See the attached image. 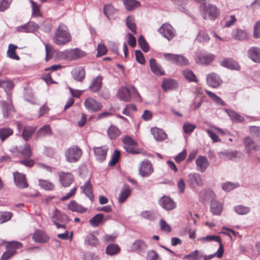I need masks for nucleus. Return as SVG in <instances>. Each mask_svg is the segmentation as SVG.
Here are the masks:
<instances>
[{
    "mask_svg": "<svg viewBox=\"0 0 260 260\" xmlns=\"http://www.w3.org/2000/svg\"><path fill=\"white\" fill-rule=\"evenodd\" d=\"M53 42L58 45H64L72 41V36L67 26L60 23L56 29L54 37Z\"/></svg>",
    "mask_w": 260,
    "mask_h": 260,
    "instance_id": "obj_1",
    "label": "nucleus"
},
{
    "mask_svg": "<svg viewBox=\"0 0 260 260\" xmlns=\"http://www.w3.org/2000/svg\"><path fill=\"white\" fill-rule=\"evenodd\" d=\"M201 14L204 19L215 20L219 15L220 12L217 8L212 5L208 6H203L201 8Z\"/></svg>",
    "mask_w": 260,
    "mask_h": 260,
    "instance_id": "obj_2",
    "label": "nucleus"
},
{
    "mask_svg": "<svg viewBox=\"0 0 260 260\" xmlns=\"http://www.w3.org/2000/svg\"><path fill=\"white\" fill-rule=\"evenodd\" d=\"M165 58L168 61L180 66H186L189 63L188 59L181 54L165 53Z\"/></svg>",
    "mask_w": 260,
    "mask_h": 260,
    "instance_id": "obj_3",
    "label": "nucleus"
},
{
    "mask_svg": "<svg viewBox=\"0 0 260 260\" xmlns=\"http://www.w3.org/2000/svg\"><path fill=\"white\" fill-rule=\"evenodd\" d=\"M86 53L80 49L75 48L74 49L67 50L61 53V57L64 59L72 60L82 57Z\"/></svg>",
    "mask_w": 260,
    "mask_h": 260,
    "instance_id": "obj_4",
    "label": "nucleus"
},
{
    "mask_svg": "<svg viewBox=\"0 0 260 260\" xmlns=\"http://www.w3.org/2000/svg\"><path fill=\"white\" fill-rule=\"evenodd\" d=\"M82 151L79 147H70L65 153L67 160L69 162H75L81 157Z\"/></svg>",
    "mask_w": 260,
    "mask_h": 260,
    "instance_id": "obj_5",
    "label": "nucleus"
},
{
    "mask_svg": "<svg viewBox=\"0 0 260 260\" xmlns=\"http://www.w3.org/2000/svg\"><path fill=\"white\" fill-rule=\"evenodd\" d=\"M0 105L2 109L4 117L6 118L11 117L12 115L15 112L11 97L10 96H8V101H0Z\"/></svg>",
    "mask_w": 260,
    "mask_h": 260,
    "instance_id": "obj_6",
    "label": "nucleus"
},
{
    "mask_svg": "<svg viewBox=\"0 0 260 260\" xmlns=\"http://www.w3.org/2000/svg\"><path fill=\"white\" fill-rule=\"evenodd\" d=\"M158 31L165 38L171 40L175 36V30L168 23H165L158 29Z\"/></svg>",
    "mask_w": 260,
    "mask_h": 260,
    "instance_id": "obj_7",
    "label": "nucleus"
},
{
    "mask_svg": "<svg viewBox=\"0 0 260 260\" xmlns=\"http://www.w3.org/2000/svg\"><path fill=\"white\" fill-rule=\"evenodd\" d=\"M84 105L86 109L89 112H94L100 111L102 108L101 103L96 101L92 98H89L85 100Z\"/></svg>",
    "mask_w": 260,
    "mask_h": 260,
    "instance_id": "obj_8",
    "label": "nucleus"
},
{
    "mask_svg": "<svg viewBox=\"0 0 260 260\" xmlns=\"http://www.w3.org/2000/svg\"><path fill=\"white\" fill-rule=\"evenodd\" d=\"M206 82L208 85L213 88H217L222 83L219 75L213 72L207 75Z\"/></svg>",
    "mask_w": 260,
    "mask_h": 260,
    "instance_id": "obj_9",
    "label": "nucleus"
},
{
    "mask_svg": "<svg viewBox=\"0 0 260 260\" xmlns=\"http://www.w3.org/2000/svg\"><path fill=\"white\" fill-rule=\"evenodd\" d=\"M13 176L14 182L18 187L25 188L28 186L25 175L19 172H15L14 173Z\"/></svg>",
    "mask_w": 260,
    "mask_h": 260,
    "instance_id": "obj_10",
    "label": "nucleus"
},
{
    "mask_svg": "<svg viewBox=\"0 0 260 260\" xmlns=\"http://www.w3.org/2000/svg\"><path fill=\"white\" fill-rule=\"evenodd\" d=\"M153 172V167L149 161H144L142 162L140 168L139 173L142 177H148Z\"/></svg>",
    "mask_w": 260,
    "mask_h": 260,
    "instance_id": "obj_11",
    "label": "nucleus"
},
{
    "mask_svg": "<svg viewBox=\"0 0 260 260\" xmlns=\"http://www.w3.org/2000/svg\"><path fill=\"white\" fill-rule=\"evenodd\" d=\"M58 176L59 181L63 187L69 186L74 181V176L70 173L60 172Z\"/></svg>",
    "mask_w": 260,
    "mask_h": 260,
    "instance_id": "obj_12",
    "label": "nucleus"
},
{
    "mask_svg": "<svg viewBox=\"0 0 260 260\" xmlns=\"http://www.w3.org/2000/svg\"><path fill=\"white\" fill-rule=\"evenodd\" d=\"M198 171L203 173L205 172L208 166L209 162L205 156L200 155L196 160Z\"/></svg>",
    "mask_w": 260,
    "mask_h": 260,
    "instance_id": "obj_13",
    "label": "nucleus"
},
{
    "mask_svg": "<svg viewBox=\"0 0 260 260\" xmlns=\"http://www.w3.org/2000/svg\"><path fill=\"white\" fill-rule=\"evenodd\" d=\"M103 79V76L101 75L94 78L89 87L90 90L93 92H98L101 88Z\"/></svg>",
    "mask_w": 260,
    "mask_h": 260,
    "instance_id": "obj_14",
    "label": "nucleus"
},
{
    "mask_svg": "<svg viewBox=\"0 0 260 260\" xmlns=\"http://www.w3.org/2000/svg\"><path fill=\"white\" fill-rule=\"evenodd\" d=\"M4 243H6V249L14 252L15 255L17 253V250L21 249L23 247V244L21 243L16 241H4Z\"/></svg>",
    "mask_w": 260,
    "mask_h": 260,
    "instance_id": "obj_15",
    "label": "nucleus"
},
{
    "mask_svg": "<svg viewBox=\"0 0 260 260\" xmlns=\"http://www.w3.org/2000/svg\"><path fill=\"white\" fill-rule=\"evenodd\" d=\"M214 59V55L212 54H202L198 55L196 62L198 64H208L211 63Z\"/></svg>",
    "mask_w": 260,
    "mask_h": 260,
    "instance_id": "obj_16",
    "label": "nucleus"
},
{
    "mask_svg": "<svg viewBox=\"0 0 260 260\" xmlns=\"http://www.w3.org/2000/svg\"><path fill=\"white\" fill-rule=\"evenodd\" d=\"M223 210V205L221 203L216 201L212 200L210 204V210L213 214L219 216Z\"/></svg>",
    "mask_w": 260,
    "mask_h": 260,
    "instance_id": "obj_17",
    "label": "nucleus"
},
{
    "mask_svg": "<svg viewBox=\"0 0 260 260\" xmlns=\"http://www.w3.org/2000/svg\"><path fill=\"white\" fill-rule=\"evenodd\" d=\"M248 57L255 62H260V49L252 47L248 50Z\"/></svg>",
    "mask_w": 260,
    "mask_h": 260,
    "instance_id": "obj_18",
    "label": "nucleus"
},
{
    "mask_svg": "<svg viewBox=\"0 0 260 260\" xmlns=\"http://www.w3.org/2000/svg\"><path fill=\"white\" fill-rule=\"evenodd\" d=\"M151 133L156 141H162L167 138V135L161 129L153 127L151 129Z\"/></svg>",
    "mask_w": 260,
    "mask_h": 260,
    "instance_id": "obj_19",
    "label": "nucleus"
},
{
    "mask_svg": "<svg viewBox=\"0 0 260 260\" xmlns=\"http://www.w3.org/2000/svg\"><path fill=\"white\" fill-rule=\"evenodd\" d=\"M232 35L236 40L243 41L248 38V34L245 30L236 28L233 30Z\"/></svg>",
    "mask_w": 260,
    "mask_h": 260,
    "instance_id": "obj_20",
    "label": "nucleus"
},
{
    "mask_svg": "<svg viewBox=\"0 0 260 260\" xmlns=\"http://www.w3.org/2000/svg\"><path fill=\"white\" fill-rule=\"evenodd\" d=\"M117 97L121 101L129 102L131 100L130 90L125 87H122L119 90Z\"/></svg>",
    "mask_w": 260,
    "mask_h": 260,
    "instance_id": "obj_21",
    "label": "nucleus"
},
{
    "mask_svg": "<svg viewBox=\"0 0 260 260\" xmlns=\"http://www.w3.org/2000/svg\"><path fill=\"white\" fill-rule=\"evenodd\" d=\"M188 179L190 183L193 186H202L204 185L201 176L198 173L189 174Z\"/></svg>",
    "mask_w": 260,
    "mask_h": 260,
    "instance_id": "obj_22",
    "label": "nucleus"
},
{
    "mask_svg": "<svg viewBox=\"0 0 260 260\" xmlns=\"http://www.w3.org/2000/svg\"><path fill=\"white\" fill-rule=\"evenodd\" d=\"M33 240L37 243H45L49 240V237L46 234L40 230H38L32 235Z\"/></svg>",
    "mask_w": 260,
    "mask_h": 260,
    "instance_id": "obj_23",
    "label": "nucleus"
},
{
    "mask_svg": "<svg viewBox=\"0 0 260 260\" xmlns=\"http://www.w3.org/2000/svg\"><path fill=\"white\" fill-rule=\"evenodd\" d=\"M160 204L162 207L167 210H171L176 207L175 203L169 197H164L160 200Z\"/></svg>",
    "mask_w": 260,
    "mask_h": 260,
    "instance_id": "obj_24",
    "label": "nucleus"
},
{
    "mask_svg": "<svg viewBox=\"0 0 260 260\" xmlns=\"http://www.w3.org/2000/svg\"><path fill=\"white\" fill-rule=\"evenodd\" d=\"M37 129V126H25L24 127L21 134L22 137L25 141H27L34 135Z\"/></svg>",
    "mask_w": 260,
    "mask_h": 260,
    "instance_id": "obj_25",
    "label": "nucleus"
},
{
    "mask_svg": "<svg viewBox=\"0 0 260 260\" xmlns=\"http://www.w3.org/2000/svg\"><path fill=\"white\" fill-rule=\"evenodd\" d=\"M83 192L92 201L94 196L92 192V187L90 180H87L84 184L81 187Z\"/></svg>",
    "mask_w": 260,
    "mask_h": 260,
    "instance_id": "obj_26",
    "label": "nucleus"
},
{
    "mask_svg": "<svg viewBox=\"0 0 260 260\" xmlns=\"http://www.w3.org/2000/svg\"><path fill=\"white\" fill-rule=\"evenodd\" d=\"M68 208L69 210L72 212L84 213L86 211V208L83 207L82 205L79 204L77 202L73 200L68 204Z\"/></svg>",
    "mask_w": 260,
    "mask_h": 260,
    "instance_id": "obj_27",
    "label": "nucleus"
},
{
    "mask_svg": "<svg viewBox=\"0 0 260 260\" xmlns=\"http://www.w3.org/2000/svg\"><path fill=\"white\" fill-rule=\"evenodd\" d=\"M149 63L150 69L153 73L159 76H161L164 74V72L161 67L156 62L155 59L151 58L149 60Z\"/></svg>",
    "mask_w": 260,
    "mask_h": 260,
    "instance_id": "obj_28",
    "label": "nucleus"
},
{
    "mask_svg": "<svg viewBox=\"0 0 260 260\" xmlns=\"http://www.w3.org/2000/svg\"><path fill=\"white\" fill-rule=\"evenodd\" d=\"M131 193V190L128 185H124L119 195V202L121 204L124 203L130 196Z\"/></svg>",
    "mask_w": 260,
    "mask_h": 260,
    "instance_id": "obj_29",
    "label": "nucleus"
},
{
    "mask_svg": "<svg viewBox=\"0 0 260 260\" xmlns=\"http://www.w3.org/2000/svg\"><path fill=\"white\" fill-rule=\"evenodd\" d=\"M225 111L230 117L231 120L234 122H241L244 120V118L238 113L232 110L225 109Z\"/></svg>",
    "mask_w": 260,
    "mask_h": 260,
    "instance_id": "obj_30",
    "label": "nucleus"
},
{
    "mask_svg": "<svg viewBox=\"0 0 260 260\" xmlns=\"http://www.w3.org/2000/svg\"><path fill=\"white\" fill-rule=\"evenodd\" d=\"M161 86L165 91H167L176 88L178 83L173 79H165L162 83Z\"/></svg>",
    "mask_w": 260,
    "mask_h": 260,
    "instance_id": "obj_31",
    "label": "nucleus"
},
{
    "mask_svg": "<svg viewBox=\"0 0 260 260\" xmlns=\"http://www.w3.org/2000/svg\"><path fill=\"white\" fill-rule=\"evenodd\" d=\"M52 134V131L49 125H45L42 126L37 133L36 135V138L39 139L48 136H50Z\"/></svg>",
    "mask_w": 260,
    "mask_h": 260,
    "instance_id": "obj_32",
    "label": "nucleus"
},
{
    "mask_svg": "<svg viewBox=\"0 0 260 260\" xmlns=\"http://www.w3.org/2000/svg\"><path fill=\"white\" fill-rule=\"evenodd\" d=\"M93 151L96 159L100 161L105 160L107 156V150L103 147H94Z\"/></svg>",
    "mask_w": 260,
    "mask_h": 260,
    "instance_id": "obj_33",
    "label": "nucleus"
},
{
    "mask_svg": "<svg viewBox=\"0 0 260 260\" xmlns=\"http://www.w3.org/2000/svg\"><path fill=\"white\" fill-rule=\"evenodd\" d=\"M72 73L74 79L77 81L82 82L85 78V70L82 68L75 69Z\"/></svg>",
    "mask_w": 260,
    "mask_h": 260,
    "instance_id": "obj_34",
    "label": "nucleus"
},
{
    "mask_svg": "<svg viewBox=\"0 0 260 260\" xmlns=\"http://www.w3.org/2000/svg\"><path fill=\"white\" fill-rule=\"evenodd\" d=\"M147 248V245L144 241L141 240H137L133 244L132 250L133 251H142L146 249Z\"/></svg>",
    "mask_w": 260,
    "mask_h": 260,
    "instance_id": "obj_35",
    "label": "nucleus"
},
{
    "mask_svg": "<svg viewBox=\"0 0 260 260\" xmlns=\"http://www.w3.org/2000/svg\"><path fill=\"white\" fill-rule=\"evenodd\" d=\"M222 66L232 69L239 70L240 67L238 64L234 60L231 58L224 59L221 63Z\"/></svg>",
    "mask_w": 260,
    "mask_h": 260,
    "instance_id": "obj_36",
    "label": "nucleus"
},
{
    "mask_svg": "<svg viewBox=\"0 0 260 260\" xmlns=\"http://www.w3.org/2000/svg\"><path fill=\"white\" fill-rule=\"evenodd\" d=\"M125 149L127 152L132 154H141L145 156L149 157L151 156L149 153L139 147H125Z\"/></svg>",
    "mask_w": 260,
    "mask_h": 260,
    "instance_id": "obj_37",
    "label": "nucleus"
},
{
    "mask_svg": "<svg viewBox=\"0 0 260 260\" xmlns=\"http://www.w3.org/2000/svg\"><path fill=\"white\" fill-rule=\"evenodd\" d=\"M121 132L119 129L114 125H111L107 130V134L110 139H116L120 135Z\"/></svg>",
    "mask_w": 260,
    "mask_h": 260,
    "instance_id": "obj_38",
    "label": "nucleus"
},
{
    "mask_svg": "<svg viewBox=\"0 0 260 260\" xmlns=\"http://www.w3.org/2000/svg\"><path fill=\"white\" fill-rule=\"evenodd\" d=\"M123 4L127 11H132L140 6V2L136 0H124Z\"/></svg>",
    "mask_w": 260,
    "mask_h": 260,
    "instance_id": "obj_39",
    "label": "nucleus"
},
{
    "mask_svg": "<svg viewBox=\"0 0 260 260\" xmlns=\"http://www.w3.org/2000/svg\"><path fill=\"white\" fill-rule=\"evenodd\" d=\"M104 220V215L102 213H99L94 216L91 218L89 222L90 224L93 227H98L100 223L102 222Z\"/></svg>",
    "mask_w": 260,
    "mask_h": 260,
    "instance_id": "obj_40",
    "label": "nucleus"
},
{
    "mask_svg": "<svg viewBox=\"0 0 260 260\" xmlns=\"http://www.w3.org/2000/svg\"><path fill=\"white\" fill-rule=\"evenodd\" d=\"M17 46L10 44L8 46V50L7 51V55L10 58L16 59L17 60H19L20 57L16 54L15 50L17 48Z\"/></svg>",
    "mask_w": 260,
    "mask_h": 260,
    "instance_id": "obj_41",
    "label": "nucleus"
},
{
    "mask_svg": "<svg viewBox=\"0 0 260 260\" xmlns=\"http://www.w3.org/2000/svg\"><path fill=\"white\" fill-rule=\"evenodd\" d=\"M39 185L42 188L46 190H53L54 188V185L47 180H39Z\"/></svg>",
    "mask_w": 260,
    "mask_h": 260,
    "instance_id": "obj_42",
    "label": "nucleus"
},
{
    "mask_svg": "<svg viewBox=\"0 0 260 260\" xmlns=\"http://www.w3.org/2000/svg\"><path fill=\"white\" fill-rule=\"evenodd\" d=\"M126 25L127 27L132 31L134 34H136V24L135 23V19L134 16H128L126 20Z\"/></svg>",
    "mask_w": 260,
    "mask_h": 260,
    "instance_id": "obj_43",
    "label": "nucleus"
},
{
    "mask_svg": "<svg viewBox=\"0 0 260 260\" xmlns=\"http://www.w3.org/2000/svg\"><path fill=\"white\" fill-rule=\"evenodd\" d=\"M182 74L184 77L186 78L187 80H188L189 81L195 82H197L198 81V79L196 75L194 74L192 71L190 70H184L182 72Z\"/></svg>",
    "mask_w": 260,
    "mask_h": 260,
    "instance_id": "obj_44",
    "label": "nucleus"
},
{
    "mask_svg": "<svg viewBox=\"0 0 260 260\" xmlns=\"http://www.w3.org/2000/svg\"><path fill=\"white\" fill-rule=\"evenodd\" d=\"M106 253L109 255H115L120 251V248L116 244H110L106 248Z\"/></svg>",
    "mask_w": 260,
    "mask_h": 260,
    "instance_id": "obj_45",
    "label": "nucleus"
},
{
    "mask_svg": "<svg viewBox=\"0 0 260 260\" xmlns=\"http://www.w3.org/2000/svg\"><path fill=\"white\" fill-rule=\"evenodd\" d=\"M103 10L104 14L108 19L110 16L115 14L117 12V10L111 4L105 5Z\"/></svg>",
    "mask_w": 260,
    "mask_h": 260,
    "instance_id": "obj_46",
    "label": "nucleus"
},
{
    "mask_svg": "<svg viewBox=\"0 0 260 260\" xmlns=\"http://www.w3.org/2000/svg\"><path fill=\"white\" fill-rule=\"evenodd\" d=\"M13 133L12 129L8 127H5L0 129V139L4 141L8 137Z\"/></svg>",
    "mask_w": 260,
    "mask_h": 260,
    "instance_id": "obj_47",
    "label": "nucleus"
},
{
    "mask_svg": "<svg viewBox=\"0 0 260 260\" xmlns=\"http://www.w3.org/2000/svg\"><path fill=\"white\" fill-rule=\"evenodd\" d=\"M210 38L209 35L204 31L200 30L196 37V40L199 43L208 42Z\"/></svg>",
    "mask_w": 260,
    "mask_h": 260,
    "instance_id": "obj_48",
    "label": "nucleus"
},
{
    "mask_svg": "<svg viewBox=\"0 0 260 260\" xmlns=\"http://www.w3.org/2000/svg\"><path fill=\"white\" fill-rule=\"evenodd\" d=\"M206 92L208 95L211 99H212V100H213L214 102H215L217 104L221 106H224L225 105V102L219 96L216 95L214 93L208 90H206Z\"/></svg>",
    "mask_w": 260,
    "mask_h": 260,
    "instance_id": "obj_49",
    "label": "nucleus"
},
{
    "mask_svg": "<svg viewBox=\"0 0 260 260\" xmlns=\"http://www.w3.org/2000/svg\"><path fill=\"white\" fill-rule=\"evenodd\" d=\"M138 43L141 48L145 52H147L149 50V46L146 41L145 38L140 35L138 38Z\"/></svg>",
    "mask_w": 260,
    "mask_h": 260,
    "instance_id": "obj_50",
    "label": "nucleus"
},
{
    "mask_svg": "<svg viewBox=\"0 0 260 260\" xmlns=\"http://www.w3.org/2000/svg\"><path fill=\"white\" fill-rule=\"evenodd\" d=\"M31 155L30 147H23L22 150H19L18 156L23 158H29Z\"/></svg>",
    "mask_w": 260,
    "mask_h": 260,
    "instance_id": "obj_51",
    "label": "nucleus"
},
{
    "mask_svg": "<svg viewBox=\"0 0 260 260\" xmlns=\"http://www.w3.org/2000/svg\"><path fill=\"white\" fill-rule=\"evenodd\" d=\"M235 212L240 215H244L248 213L250 211L248 207L242 205H238L234 208Z\"/></svg>",
    "mask_w": 260,
    "mask_h": 260,
    "instance_id": "obj_52",
    "label": "nucleus"
},
{
    "mask_svg": "<svg viewBox=\"0 0 260 260\" xmlns=\"http://www.w3.org/2000/svg\"><path fill=\"white\" fill-rule=\"evenodd\" d=\"M14 87V83L12 81L3 80L2 88H3L8 94Z\"/></svg>",
    "mask_w": 260,
    "mask_h": 260,
    "instance_id": "obj_53",
    "label": "nucleus"
},
{
    "mask_svg": "<svg viewBox=\"0 0 260 260\" xmlns=\"http://www.w3.org/2000/svg\"><path fill=\"white\" fill-rule=\"evenodd\" d=\"M221 240V239L219 236L215 235H209L199 239V240L203 242H210L214 241L217 242L218 243L220 242Z\"/></svg>",
    "mask_w": 260,
    "mask_h": 260,
    "instance_id": "obj_54",
    "label": "nucleus"
},
{
    "mask_svg": "<svg viewBox=\"0 0 260 260\" xmlns=\"http://www.w3.org/2000/svg\"><path fill=\"white\" fill-rule=\"evenodd\" d=\"M26 25L28 33H34L39 28V25L34 21L28 22Z\"/></svg>",
    "mask_w": 260,
    "mask_h": 260,
    "instance_id": "obj_55",
    "label": "nucleus"
},
{
    "mask_svg": "<svg viewBox=\"0 0 260 260\" xmlns=\"http://www.w3.org/2000/svg\"><path fill=\"white\" fill-rule=\"evenodd\" d=\"M86 243L88 245L96 246L99 244L98 238L93 234H89L86 238Z\"/></svg>",
    "mask_w": 260,
    "mask_h": 260,
    "instance_id": "obj_56",
    "label": "nucleus"
},
{
    "mask_svg": "<svg viewBox=\"0 0 260 260\" xmlns=\"http://www.w3.org/2000/svg\"><path fill=\"white\" fill-rule=\"evenodd\" d=\"M159 225L161 230L166 233H170L172 231L171 226L167 223L164 220L160 219L159 220Z\"/></svg>",
    "mask_w": 260,
    "mask_h": 260,
    "instance_id": "obj_57",
    "label": "nucleus"
},
{
    "mask_svg": "<svg viewBox=\"0 0 260 260\" xmlns=\"http://www.w3.org/2000/svg\"><path fill=\"white\" fill-rule=\"evenodd\" d=\"M196 128V125L188 122L184 124L183 128L184 133L186 134H190Z\"/></svg>",
    "mask_w": 260,
    "mask_h": 260,
    "instance_id": "obj_58",
    "label": "nucleus"
},
{
    "mask_svg": "<svg viewBox=\"0 0 260 260\" xmlns=\"http://www.w3.org/2000/svg\"><path fill=\"white\" fill-rule=\"evenodd\" d=\"M13 215L11 212H6L0 214V224L7 222L11 219Z\"/></svg>",
    "mask_w": 260,
    "mask_h": 260,
    "instance_id": "obj_59",
    "label": "nucleus"
},
{
    "mask_svg": "<svg viewBox=\"0 0 260 260\" xmlns=\"http://www.w3.org/2000/svg\"><path fill=\"white\" fill-rule=\"evenodd\" d=\"M123 144L127 146H134L137 145V142L131 137L126 136L122 139Z\"/></svg>",
    "mask_w": 260,
    "mask_h": 260,
    "instance_id": "obj_60",
    "label": "nucleus"
},
{
    "mask_svg": "<svg viewBox=\"0 0 260 260\" xmlns=\"http://www.w3.org/2000/svg\"><path fill=\"white\" fill-rule=\"evenodd\" d=\"M97 56H101L106 54L107 52V49L106 46L103 44L102 43H100L98 45L97 48Z\"/></svg>",
    "mask_w": 260,
    "mask_h": 260,
    "instance_id": "obj_61",
    "label": "nucleus"
},
{
    "mask_svg": "<svg viewBox=\"0 0 260 260\" xmlns=\"http://www.w3.org/2000/svg\"><path fill=\"white\" fill-rule=\"evenodd\" d=\"M120 156V151L117 150H115L112 155V159L109 162V165L111 166H114L119 160Z\"/></svg>",
    "mask_w": 260,
    "mask_h": 260,
    "instance_id": "obj_62",
    "label": "nucleus"
},
{
    "mask_svg": "<svg viewBox=\"0 0 260 260\" xmlns=\"http://www.w3.org/2000/svg\"><path fill=\"white\" fill-rule=\"evenodd\" d=\"M249 131L252 135L260 138V127L251 126L249 127Z\"/></svg>",
    "mask_w": 260,
    "mask_h": 260,
    "instance_id": "obj_63",
    "label": "nucleus"
},
{
    "mask_svg": "<svg viewBox=\"0 0 260 260\" xmlns=\"http://www.w3.org/2000/svg\"><path fill=\"white\" fill-rule=\"evenodd\" d=\"M253 37L255 38H260V20L255 22L254 26Z\"/></svg>",
    "mask_w": 260,
    "mask_h": 260,
    "instance_id": "obj_64",
    "label": "nucleus"
}]
</instances>
